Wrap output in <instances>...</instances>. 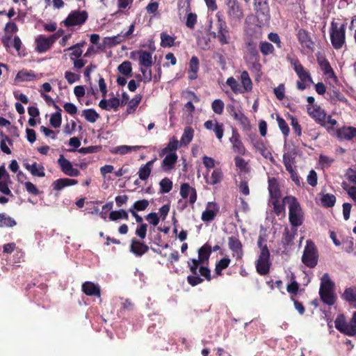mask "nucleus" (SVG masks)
Returning a JSON list of instances; mask_svg holds the SVG:
<instances>
[{
    "mask_svg": "<svg viewBox=\"0 0 356 356\" xmlns=\"http://www.w3.org/2000/svg\"><path fill=\"white\" fill-rule=\"evenodd\" d=\"M283 202L289 207V220L292 227L296 229L302 225L304 213L297 199L293 196H286Z\"/></svg>",
    "mask_w": 356,
    "mask_h": 356,
    "instance_id": "obj_1",
    "label": "nucleus"
},
{
    "mask_svg": "<svg viewBox=\"0 0 356 356\" xmlns=\"http://www.w3.org/2000/svg\"><path fill=\"white\" fill-rule=\"evenodd\" d=\"M346 24H339L334 20L331 22L330 40L335 49H341L346 42Z\"/></svg>",
    "mask_w": 356,
    "mask_h": 356,
    "instance_id": "obj_2",
    "label": "nucleus"
},
{
    "mask_svg": "<svg viewBox=\"0 0 356 356\" xmlns=\"http://www.w3.org/2000/svg\"><path fill=\"white\" fill-rule=\"evenodd\" d=\"M334 288V282L330 280L329 275L325 273L321 280L319 294L322 301L328 305H333L335 302Z\"/></svg>",
    "mask_w": 356,
    "mask_h": 356,
    "instance_id": "obj_3",
    "label": "nucleus"
},
{
    "mask_svg": "<svg viewBox=\"0 0 356 356\" xmlns=\"http://www.w3.org/2000/svg\"><path fill=\"white\" fill-rule=\"evenodd\" d=\"M263 238L259 236L258 245L261 250L259 258L257 261L256 268L260 275H265L268 273L271 263L270 261L269 250L266 244L263 245Z\"/></svg>",
    "mask_w": 356,
    "mask_h": 356,
    "instance_id": "obj_4",
    "label": "nucleus"
},
{
    "mask_svg": "<svg viewBox=\"0 0 356 356\" xmlns=\"http://www.w3.org/2000/svg\"><path fill=\"white\" fill-rule=\"evenodd\" d=\"M335 327L348 336L356 335V312H354L349 323L346 322L343 314L339 315L334 321Z\"/></svg>",
    "mask_w": 356,
    "mask_h": 356,
    "instance_id": "obj_5",
    "label": "nucleus"
},
{
    "mask_svg": "<svg viewBox=\"0 0 356 356\" xmlns=\"http://www.w3.org/2000/svg\"><path fill=\"white\" fill-rule=\"evenodd\" d=\"M318 254L315 244L307 241L302 257V263L309 268H314L318 264Z\"/></svg>",
    "mask_w": 356,
    "mask_h": 356,
    "instance_id": "obj_6",
    "label": "nucleus"
},
{
    "mask_svg": "<svg viewBox=\"0 0 356 356\" xmlns=\"http://www.w3.org/2000/svg\"><path fill=\"white\" fill-rule=\"evenodd\" d=\"M227 6V15L230 22H240L243 17V10L237 0H225Z\"/></svg>",
    "mask_w": 356,
    "mask_h": 356,
    "instance_id": "obj_7",
    "label": "nucleus"
},
{
    "mask_svg": "<svg viewBox=\"0 0 356 356\" xmlns=\"http://www.w3.org/2000/svg\"><path fill=\"white\" fill-rule=\"evenodd\" d=\"M88 17V13L86 10H73L63 22L67 27L81 25L87 20Z\"/></svg>",
    "mask_w": 356,
    "mask_h": 356,
    "instance_id": "obj_8",
    "label": "nucleus"
},
{
    "mask_svg": "<svg viewBox=\"0 0 356 356\" xmlns=\"http://www.w3.org/2000/svg\"><path fill=\"white\" fill-rule=\"evenodd\" d=\"M308 114L319 124L325 126L326 124V113L323 109L318 105H308L307 108Z\"/></svg>",
    "mask_w": 356,
    "mask_h": 356,
    "instance_id": "obj_9",
    "label": "nucleus"
},
{
    "mask_svg": "<svg viewBox=\"0 0 356 356\" xmlns=\"http://www.w3.org/2000/svg\"><path fill=\"white\" fill-rule=\"evenodd\" d=\"M317 62L323 71L324 75L327 79H332L334 82L337 81V77L334 74L333 69L332 68L330 63L325 58L324 56L321 54L317 55Z\"/></svg>",
    "mask_w": 356,
    "mask_h": 356,
    "instance_id": "obj_10",
    "label": "nucleus"
},
{
    "mask_svg": "<svg viewBox=\"0 0 356 356\" xmlns=\"http://www.w3.org/2000/svg\"><path fill=\"white\" fill-rule=\"evenodd\" d=\"M228 246L232 251L233 257H235L237 260L242 259L243 256V245L238 238L235 236L229 237Z\"/></svg>",
    "mask_w": 356,
    "mask_h": 356,
    "instance_id": "obj_11",
    "label": "nucleus"
},
{
    "mask_svg": "<svg viewBox=\"0 0 356 356\" xmlns=\"http://www.w3.org/2000/svg\"><path fill=\"white\" fill-rule=\"evenodd\" d=\"M254 10L257 17L265 19L270 15V9L268 0H254Z\"/></svg>",
    "mask_w": 356,
    "mask_h": 356,
    "instance_id": "obj_12",
    "label": "nucleus"
},
{
    "mask_svg": "<svg viewBox=\"0 0 356 356\" xmlns=\"http://www.w3.org/2000/svg\"><path fill=\"white\" fill-rule=\"evenodd\" d=\"M53 39L54 38L50 36L46 37L43 35H38L35 39L36 51L38 53L46 52L55 43Z\"/></svg>",
    "mask_w": 356,
    "mask_h": 356,
    "instance_id": "obj_13",
    "label": "nucleus"
},
{
    "mask_svg": "<svg viewBox=\"0 0 356 356\" xmlns=\"http://www.w3.org/2000/svg\"><path fill=\"white\" fill-rule=\"evenodd\" d=\"M298 39L301 47L308 51H313L314 49V43L312 40L309 33L305 29H300L298 31Z\"/></svg>",
    "mask_w": 356,
    "mask_h": 356,
    "instance_id": "obj_14",
    "label": "nucleus"
},
{
    "mask_svg": "<svg viewBox=\"0 0 356 356\" xmlns=\"http://www.w3.org/2000/svg\"><path fill=\"white\" fill-rule=\"evenodd\" d=\"M60 170L65 175L70 177H76L79 174L78 170L73 168L71 162L66 159L63 154H60L58 160Z\"/></svg>",
    "mask_w": 356,
    "mask_h": 356,
    "instance_id": "obj_15",
    "label": "nucleus"
},
{
    "mask_svg": "<svg viewBox=\"0 0 356 356\" xmlns=\"http://www.w3.org/2000/svg\"><path fill=\"white\" fill-rule=\"evenodd\" d=\"M180 195L186 199L189 196V202L193 204L197 200V193L194 188L190 186L187 183L182 184L180 187Z\"/></svg>",
    "mask_w": 356,
    "mask_h": 356,
    "instance_id": "obj_16",
    "label": "nucleus"
},
{
    "mask_svg": "<svg viewBox=\"0 0 356 356\" xmlns=\"http://www.w3.org/2000/svg\"><path fill=\"white\" fill-rule=\"evenodd\" d=\"M149 250V247L143 242L136 239H132L130 245V252L136 257H142Z\"/></svg>",
    "mask_w": 356,
    "mask_h": 356,
    "instance_id": "obj_17",
    "label": "nucleus"
},
{
    "mask_svg": "<svg viewBox=\"0 0 356 356\" xmlns=\"http://www.w3.org/2000/svg\"><path fill=\"white\" fill-rule=\"evenodd\" d=\"M218 212V205L213 202H208L206 210L202 213L201 219L204 222H210L214 219Z\"/></svg>",
    "mask_w": 356,
    "mask_h": 356,
    "instance_id": "obj_18",
    "label": "nucleus"
},
{
    "mask_svg": "<svg viewBox=\"0 0 356 356\" xmlns=\"http://www.w3.org/2000/svg\"><path fill=\"white\" fill-rule=\"evenodd\" d=\"M293 69L302 81H308L313 83L312 76L309 71H307L298 61L293 63Z\"/></svg>",
    "mask_w": 356,
    "mask_h": 356,
    "instance_id": "obj_19",
    "label": "nucleus"
},
{
    "mask_svg": "<svg viewBox=\"0 0 356 356\" xmlns=\"http://www.w3.org/2000/svg\"><path fill=\"white\" fill-rule=\"evenodd\" d=\"M230 142L232 144V147L235 152L241 155H244L245 154V148L240 140L239 134L236 131H233Z\"/></svg>",
    "mask_w": 356,
    "mask_h": 356,
    "instance_id": "obj_20",
    "label": "nucleus"
},
{
    "mask_svg": "<svg viewBox=\"0 0 356 356\" xmlns=\"http://www.w3.org/2000/svg\"><path fill=\"white\" fill-rule=\"evenodd\" d=\"M24 168L31 172L33 176L43 177L45 176L44 168L43 165L33 162L32 164L24 163Z\"/></svg>",
    "mask_w": 356,
    "mask_h": 356,
    "instance_id": "obj_21",
    "label": "nucleus"
},
{
    "mask_svg": "<svg viewBox=\"0 0 356 356\" xmlns=\"http://www.w3.org/2000/svg\"><path fill=\"white\" fill-rule=\"evenodd\" d=\"M35 77L36 75L33 70L23 69L17 72L15 78V82L30 81L34 80Z\"/></svg>",
    "mask_w": 356,
    "mask_h": 356,
    "instance_id": "obj_22",
    "label": "nucleus"
},
{
    "mask_svg": "<svg viewBox=\"0 0 356 356\" xmlns=\"http://www.w3.org/2000/svg\"><path fill=\"white\" fill-rule=\"evenodd\" d=\"M327 95H329L332 102L336 104L337 102H341L349 105L347 99L341 93V92L334 86L328 89Z\"/></svg>",
    "mask_w": 356,
    "mask_h": 356,
    "instance_id": "obj_23",
    "label": "nucleus"
},
{
    "mask_svg": "<svg viewBox=\"0 0 356 356\" xmlns=\"http://www.w3.org/2000/svg\"><path fill=\"white\" fill-rule=\"evenodd\" d=\"M268 191L272 200L280 198L281 193L279 184L275 178L268 179Z\"/></svg>",
    "mask_w": 356,
    "mask_h": 356,
    "instance_id": "obj_24",
    "label": "nucleus"
},
{
    "mask_svg": "<svg viewBox=\"0 0 356 356\" xmlns=\"http://www.w3.org/2000/svg\"><path fill=\"white\" fill-rule=\"evenodd\" d=\"M156 160V159L155 158L151 161H149L146 164H145L144 165H142L139 168L138 174L139 178L141 180L145 181L148 179V177H149L150 173L152 172L153 164Z\"/></svg>",
    "mask_w": 356,
    "mask_h": 356,
    "instance_id": "obj_25",
    "label": "nucleus"
},
{
    "mask_svg": "<svg viewBox=\"0 0 356 356\" xmlns=\"http://www.w3.org/2000/svg\"><path fill=\"white\" fill-rule=\"evenodd\" d=\"M77 180L68 178H60L54 181L52 184L53 188L56 191H60L66 186L75 185Z\"/></svg>",
    "mask_w": 356,
    "mask_h": 356,
    "instance_id": "obj_26",
    "label": "nucleus"
},
{
    "mask_svg": "<svg viewBox=\"0 0 356 356\" xmlns=\"http://www.w3.org/2000/svg\"><path fill=\"white\" fill-rule=\"evenodd\" d=\"M339 138L345 140H351L356 136V128L353 127H343L337 131Z\"/></svg>",
    "mask_w": 356,
    "mask_h": 356,
    "instance_id": "obj_27",
    "label": "nucleus"
},
{
    "mask_svg": "<svg viewBox=\"0 0 356 356\" xmlns=\"http://www.w3.org/2000/svg\"><path fill=\"white\" fill-rule=\"evenodd\" d=\"M178 156L175 152L167 153L162 161V167L165 170H170L174 168L177 161Z\"/></svg>",
    "mask_w": 356,
    "mask_h": 356,
    "instance_id": "obj_28",
    "label": "nucleus"
},
{
    "mask_svg": "<svg viewBox=\"0 0 356 356\" xmlns=\"http://www.w3.org/2000/svg\"><path fill=\"white\" fill-rule=\"evenodd\" d=\"M139 55L138 61L139 64L145 67H150L152 65V56L150 52L146 51H138Z\"/></svg>",
    "mask_w": 356,
    "mask_h": 356,
    "instance_id": "obj_29",
    "label": "nucleus"
},
{
    "mask_svg": "<svg viewBox=\"0 0 356 356\" xmlns=\"http://www.w3.org/2000/svg\"><path fill=\"white\" fill-rule=\"evenodd\" d=\"M204 178L208 184H217L220 183L222 179V170L220 168H216L213 170L210 177H208V175H207L204 176Z\"/></svg>",
    "mask_w": 356,
    "mask_h": 356,
    "instance_id": "obj_30",
    "label": "nucleus"
},
{
    "mask_svg": "<svg viewBox=\"0 0 356 356\" xmlns=\"http://www.w3.org/2000/svg\"><path fill=\"white\" fill-rule=\"evenodd\" d=\"M198 70L199 60L196 56H193L190 60L189 69L188 71L189 79L194 80L197 78Z\"/></svg>",
    "mask_w": 356,
    "mask_h": 356,
    "instance_id": "obj_31",
    "label": "nucleus"
},
{
    "mask_svg": "<svg viewBox=\"0 0 356 356\" xmlns=\"http://www.w3.org/2000/svg\"><path fill=\"white\" fill-rule=\"evenodd\" d=\"M125 40V37L123 35V33L114 35L112 37H106L104 38L103 43L104 46H107L108 47H113L116 44H120L122 41Z\"/></svg>",
    "mask_w": 356,
    "mask_h": 356,
    "instance_id": "obj_32",
    "label": "nucleus"
},
{
    "mask_svg": "<svg viewBox=\"0 0 356 356\" xmlns=\"http://www.w3.org/2000/svg\"><path fill=\"white\" fill-rule=\"evenodd\" d=\"M194 136V130L191 127H186L180 140V145L186 146L193 140Z\"/></svg>",
    "mask_w": 356,
    "mask_h": 356,
    "instance_id": "obj_33",
    "label": "nucleus"
},
{
    "mask_svg": "<svg viewBox=\"0 0 356 356\" xmlns=\"http://www.w3.org/2000/svg\"><path fill=\"white\" fill-rule=\"evenodd\" d=\"M240 81L245 92H250L252 90V82L247 71L242 72Z\"/></svg>",
    "mask_w": 356,
    "mask_h": 356,
    "instance_id": "obj_34",
    "label": "nucleus"
},
{
    "mask_svg": "<svg viewBox=\"0 0 356 356\" xmlns=\"http://www.w3.org/2000/svg\"><path fill=\"white\" fill-rule=\"evenodd\" d=\"M211 253V247L205 244L199 249L198 259H197V260H199V261L201 263H204L209 259Z\"/></svg>",
    "mask_w": 356,
    "mask_h": 356,
    "instance_id": "obj_35",
    "label": "nucleus"
},
{
    "mask_svg": "<svg viewBox=\"0 0 356 356\" xmlns=\"http://www.w3.org/2000/svg\"><path fill=\"white\" fill-rule=\"evenodd\" d=\"M181 145L180 141H178L175 137H172L170 139L167 146L162 149V153L164 154L175 152Z\"/></svg>",
    "mask_w": 356,
    "mask_h": 356,
    "instance_id": "obj_36",
    "label": "nucleus"
},
{
    "mask_svg": "<svg viewBox=\"0 0 356 356\" xmlns=\"http://www.w3.org/2000/svg\"><path fill=\"white\" fill-rule=\"evenodd\" d=\"M17 224L16 221L5 213H0V227H13Z\"/></svg>",
    "mask_w": 356,
    "mask_h": 356,
    "instance_id": "obj_37",
    "label": "nucleus"
},
{
    "mask_svg": "<svg viewBox=\"0 0 356 356\" xmlns=\"http://www.w3.org/2000/svg\"><path fill=\"white\" fill-rule=\"evenodd\" d=\"M213 37L217 38L221 44H227L230 42L231 36L229 30L223 32H212Z\"/></svg>",
    "mask_w": 356,
    "mask_h": 356,
    "instance_id": "obj_38",
    "label": "nucleus"
},
{
    "mask_svg": "<svg viewBox=\"0 0 356 356\" xmlns=\"http://www.w3.org/2000/svg\"><path fill=\"white\" fill-rule=\"evenodd\" d=\"M321 204L325 207H332L335 204L336 197L334 195L326 193L323 194L321 199Z\"/></svg>",
    "mask_w": 356,
    "mask_h": 356,
    "instance_id": "obj_39",
    "label": "nucleus"
},
{
    "mask_svg": "<svg viewBox=\"0 0 356 356\" xmlns=\"http://www.w3.org/2000/svg\"><path fill=\"white\" fill-rule=\"evenodd\" d=\"M128 218V213L124 209L113 211L109 214V219L112 221H116L120 219H125L127 220Z\"/></svg>",
    "mask_w": 356,
    "mask_h": 356,
    "instance_id": "obj_40",
    "label": "nucleus"
},
{
    "mask_svg": "<svg viewBox=\"0 0 356 356\" xmlns=\"http://www.w3.org/2000/svg\"><path fill=\"white\" fill-rule=\"evenodd\" d=\"M118 70L120 73L123 74L125 76H131L132 72L131 63L130 61L126 60L121 63Z\"/></svg>",
    "mask_w": 356,
    "mask_h": 356,
    "instance_id": "obj_41",
    "label": "nucleus"
},
{
    "mask_svg": "<svg viewBox=\"0 0 356 356\" xmlns=\"http://www.w3.org/2000/svg\"><path fill=\"white\" fill-rule=\"evenodd\" d=\"M159 186L161 193H168L172 188V181L170 179L165 177L160 181Z\"/></svg>",
    "mask_w": 356,
    "mask_h": 356,
    "instance_id": "obj_42",
    "label": "nucleus"
},
{
    "mask_svg": "<svg viewBox=\"0 0 356 356\" xmlns=\"http://www.w3.org/2000/svg\"><path fill=\"white\" fill-rule=\"evenodd\" d=\"M175 38L165 33L161 34V45L163 47H170L174 45Z\"/></svg>",
    "mask_w": 356,
    "mask_h": 356,
    "instance_id": "obj_43",
    "label": "nucleus"
},
{
    "mask_svg": "<svg viewBox=\"0 0 356 356\" xmlns=\"http://www.w3.org/2000/svg\"><path fill=\"white\" fill-rule=\"evenodd\" d=\"M230 261H231L229 258L221 259L216 265L215 272L216 275H220L222 274V270L229 266Z\"/></svg>",
    "mask_w": 356,
    "mask_h": 356,
    "instance_id": "obj_44",
    "label": "nucleus"
},
{
    "mask_svg": "<svg viewBox=\"0 0 356 356\" xmlns=\"http://www.w3.org/2000/svg\"><path fill=\"white\" fill-rule=\"evenodd\" d=\"M272 204L273 205L274 212L277 215H284L285 213V205L286 203H284L282 201V203L280 202L279 199L273 200Z\"/></svg>",
    "mask_w": 356,
    "mask_h": 356,
    "instance_id": "obj_45",
    "label": "nucleus"
},
{
    "mask_svg": "<svg viewBox=\"0 0 356 356\" xmlns=\"http://www.w3.org/2000/svg\"><path fill=\"white\" fill-rule=\"evenodd\" d=\"M58 110L57 112L54 113L50 118V124L54 128H58L61 124L62 118L60 111L61 109L60 108H56Z\"/></svg>",
    "mask_w": 356,
    "mask_h": 356,
    "instance_id": "obj_46",
    "label": "nucleus"
},
{
    "mask_svg": "<svg viewBox=\"0 0 356 356\" xmlns=\"http://www.w3.org/2000/svg\"><path fill=\"white\" fill-rule=\"evenodd\" d=\"M140 146H128V145H121L116 147L115 148L114 152L119 154H125L131 151H136L139 149Z\"/></svg>",
    "mask_w": 356,
    "mask_h": 356,
    "instance_id": "obj_47",
    "label": "nucleus"
},
{
    "mask_svg": "<svg viewBox=\"0 0 356 356\" xmlns=\"http://www.w3.org/2000/svg\"><path fill=\"white\" fill-rule=\"evenodd\" d=\"M141 99L142 97L140 95H136L131 101H129L128 103L127 112L128 113H131L134 112L136 108L138 107V104H140Z\"/></svg>",
    "mask_w": 356,
    "mask_h": 356,
    "instance_id": "obj_48",
    "label": "nucleus"
},
{
    "mask_svg": "<svg viewBox=\"0 0 356 356\" xmlns=\"http://www.w3.org/2000/svg\"><path fill=\"white\" fill-rule=\"evenodd\" d=\"M343 297L348 302L356 301V287L346 289L343 294Z\"/></svg>",
    "mask_w": 356,
    "mask_h": 356,
    "instance_id": "obj_49",
    "label": "nucleus"
},
{
    "mask_svg": "<svg viewBox=\"0 0 356 356\" xmlns=\"http://www.w3.org/2000/svg\"><path fill=\"white\" fill-rule=\"evenodd\" d=\"M210 38L207 36H204L202 34L198 35L197 37V43L198 46L204 49H208L209 48Z\"/></svg>",
    "mask_w": 356,
    "mask_h": 356,
    "instance_id": "obj_50",
    "label": "nucleus"
},
{
    "mask_svg": "<svg viewBox=\"0 0 356 356\" xmlns=\"http://www.w3.org/2000/svg\"><path fill=\"white\" fill-rule=\"evenodd\" d=\"M224 106L225 104L220 99H215L211 104L213 111L218 115H220L222 113Z\"/></svg>",
    "mask_w": 356,
    "mask_h": 356,
    "instance_id": "obj_51",
    "label": "nucleus"
},
{
    "mask_svg": "<svg viewBox=\"0 0 356 356\" xmlns=\"http://www.w3.org/2000/svg\"><path fill=\"white\" fill-rule=\"evenodd\" d=\"M148 206H149V201L144 199V200H138V201L135 202L131 209H132L135 211H142L145 210Z\"/></svg>",
    "mask_w": 356,
    "mask_h": 356,
    "instance_id": "obj_52",
    "label": "nucleus"
},
{
    "mask_svg": "<svg viewBox=\"0 0 356 356\" xmlns=\"http://www.w3.org/2000/svg\"><path fill=\"white\" fill-rule=\"evenodd\" d=\"M277 121L282 134L287 136L289 134V128L286 121L279 115L277 117Z\"/></svg>",
    "mask_w": 356,
    "mask_h": 356,
    "instance_id": "obj_53",
    "label": "nucleus"
},
{
    "mask_svg": "<svg viewBox=\"0 0 356 356\" xmlns=\"http://www.w3.org/2000/svg\"><path fill=\"white\" fill-rule=\"evenodd\" d=\"M68 49L72 50V52L70 54V58L72 60H74L76 58H80L83 54V51L79 44H76L74 47H72L69 48Z\"/></svg>",
    "mask_w": 356,
    "mask_h": 356,
    "instance_id": "obj_54",
    "label": "nucleus"
},
{
    "mask_svg": "<svg viewBox=\"0 0 356 356\" xmlns=\"http://www.w3.org/2000/svg\"><path fill=\"white\" fill-rule=\"evenodd\" d=\"M260 50L263 54L268 55L273 52L274 47L270 42H264L261 43Z\"/></svg>",
    "mask_w": 356,
    "mask_h": 356,
    "instance_id": "obj_55",
    "label": "nucleus"
},
{
    "mask_svg": "<svg viewBox=\"0 0 356 356\" xmlns=\"http://www.w3.org/2000/svg\"><path fill=\"white\" fill-rule=\"evenodd\" d=\"M24 186L26 191L31 195H38L41 193L40 190L31 181H26L24 183Z\"/></svg>",
    "mask_w": 356,
    "mask_h": 356,
    "instance_id": "obj_56",
    "label": "nucleus"
},
{
    "mask_svg": "<svg viewBox=\"0 0 356 356\" xmlns=\"http://www.w3.org/2000/svg\"><path fill=\"white\" fill-rule=\"evenodd\" d=\"M283 162L286 170L289 173H292L293 171H295L292 166L293 159L287 154H284L283 155Z\"/></svg>",
    "mask_w": 356,
    "mask_h": 356,
    "instance_id": "obj_57",
    "label": "nucleus"
},
{
    "mask_svg": "<svg viewBox=\"0 0 356 356\" xmlns=\"http://www.w3.org/2000/svg\"><path fill=\"white\" fill-rule=\"evenodd\" d=\"M197 22V15L195 13H189L187 15L186 25L188 28L193 29Z\"/></svg>",
    "mask_w": 356,
    "mask_h": 356,
    "instance_id": "obj_58",
    "label": "nucleus"
},
{
    "mask_svg": "<svg viewBox=\"0 0 356 356\" xmlns=\"http://www.w3.org/2000/svg\"><path fill=\"white\" fill-rule=\"evenodd\" d=\"M8 181H10L6 179L0 181V192L6 195L13 196V193L8 187Z\"/></svg>",
    "mask_w": 356,
    "mask_h": 356,
    "instance_id": "obj_59",
    "label": "nucleus"
},
{
    "mask_svg": "<svg viewBox=\"0 0 356 356\" xmlns=\"http://www.w3.org/2000/svg\"><path fill=\"white\" fill-rule=\"evenodd\" d=\"M307 181L313 187L317 185V174L314 170L309 171L307 177Z\"/></svg>",
    "mask_w": 356,
    "mask_h": 356,
    "instance_id": "obj_60",
    "label": "nucleus"
},
{
    "mask_svg": "<svg viewBox=\"0 0 356 356\" xmlns=\"http://www.w3.org/2000/svg\"><path fill=\"white\" fill-rule=\"evenodd\" d=\"M149 67H141L140 71L143 74V80L145 83H148L151 81L152 79V71L148 70Z\"/></svg>",
    "mask_w": 356,
    "mask_h": 356,
    "instance_id": "obj_61",
    "label": "nucleus"
},
{
    "mask_svg": "<svg viewBox=\"0 0 356 356\" xmlns=\"http://www.w3.org/2000/svg\"><path fill=\"white\" fill-rule=\"evenodd\" d=\"M274 94L279 100H282L284 97L285 88L284 84H280L274 88Z\"/></svg>",
    "mask_w": 356,
    "mask_h": 356,
    "instance_id": "obj_62",
    "label": "nucleus"
},
{
    "mask_svg": "<svg viewBox=\"0 0 356 356\" xmlns=\"http://www.w3.org/2000/svg\"><path fill=\"white\" fill-rule=\"evenodd\" d=\"M254 147L260 152L263 156L268 158L271 155L270 152L265 147L264 145L261 142H257Z\"/></svg>",
    "mask_w": 356,
    "mask_h": 356,
    "instance_id": "obj_63",
    "label": "nucleus"
},
{
    "mask_svg": "<svg viewBox=\"0 0 356 356\" xmlns=\"http://www.w3.org/2000/svg\"><path fill=\"white\" fill-rule=\"evenodd\" d=\"M213 130L215 132L217 138L220 140L224 134V125L222 124H219L218 122H216L215 127Z\"/></svg>",
    "mask_w": 356,
    "mask_h": 356,
    "instance_id": "obj_64",
    "label": "nucleus"
}]
</instances>
